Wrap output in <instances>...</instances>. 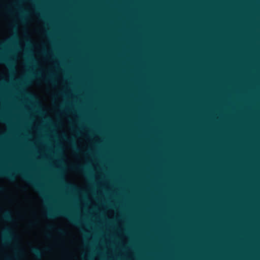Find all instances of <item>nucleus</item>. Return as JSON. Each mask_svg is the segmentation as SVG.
<instances>
[{
  "instance_id": "nucleus-1",
  "label": "nucleus",
  "mask_w": 260,
  "mask_h": 260,
  "mask_svg": "<svg viewBox=\"0 0 260 260\" xmlns=\"http://www.w3.org/2000/svg\"><path fill=\"white\" fill-rule=\"evenodd\" d=\"M57 215H64L67 217L69 218V219L70 220V221L74 224L76 225H79L80 222L76 218L73 217L72 216H70L69 214H68L66 212L64 211H59L55 213H52L51 212H49L47 213V215L50 217H54Z\"/></svg>"
},
{
  "instance_id": "nucleus-2",
  "label": "nucleus",
  "mask_w": 260,
  "mask_h": 260,
  "mask_svg": "<svg viewBox=\"0 0 260 260\" xmlns=\"http://www.w3.org/2000/svg\"><path fill=\"white\" fill-rule=\"evenodd\" d=\"M14 235L10 229H6L3 232V241L4 245L9 243L13 238Z\"/></svg>"
},
{
  "instance_id": "nucleus-3",
  "label": "nucleus",
  "mask_w": 260,
  "mask_h": 260,
  "mask_svg": "<svg viewBox=\"0 0 260 260\" xmlns=\"http://www.w3.org/2000/svg\"><path fill=\"white\" fill-rule=\"evenodd\" d=\"M21 175L26 180L31 184L36 189L40 190V191H42V188L41 186L35 182L30 176L22 172H21Z\"/></svg>"
},
{
  "instance_id": "nucleus-4",
  "label": "nucleus",
  "mask_w": 260,
  "mask_h": 260,
  "mask_svg": "<svg viewBox=\"0 0 260 260\" xmlns=\"http://www.w3.org/2000/svg\"><path fill=\"white\" fill-rule=\"evenodd\" d=\"M31 251L37 258L41 259L42 258L43 255L42 252L39 248L32 247L31 248Z\"/></svg>"
},
{
  "instance_id": "nucleus-5",
  "label": "nucleus",
  "mask_w": 260,
  "mask_h": 260,
  "mask_svg": "<svg viewBox=\"0 0 260 260\" xmlns=\"http://www.w3.org/2000/svg\"><path fill=\"white\" fill-rule=\"evenodd\" d=\"M2 218L4 220L8 221H10L12 220V216L9 211H5L2 215Z\"/></svg>"
},
{
  "instance_id": "nucleus-6",
  "label": "nucleus",
  "mask_w": 260,
  "mask_h": 260,
  "mask_svg": "<svg viewBox=\"0 0 260 260\" xmlns=\"http://www.w3.org/2000/svg\"><path fill=\"white\" fill-rule=\"evenodd\" d=\"M0 175L2 176H5L8 177L9 179L13 180L14 178V176L11 173L0 170Z\"/></svg>"
},
{
  "instance_id": "nucleus-7",
  "label": "nucleus",
  "mask_w": 260,
  "mask_h": 260,
  "mask_svg": "<svg viewBox=\"0 0 260 260\" xmlns=\"http://www.w3.org/2000/svg\"><path fill=\"white\" fill-rule=\"evenodd\" d=\"M1 62H5L7 63L8 65L10 66L11 61L10 60L7 59L4 57L0 56V63Z\"/></svg>"
},
{
  "instance_id": "nucleus-8",
  "label": "nucleus",
  "mask_w": 260,
  "mask_h": 260,
  "mask_svg": "<svg viewBox=\"0 0 260 260\" xmlns=\"http://www.w3.org/2000/svg\"><path fill=\"white\" fill-rule=\"evenodd\" d=\"M57 232H58L59 234H60V235H65V234H66V232H65L63 230H62V229H58V230H57Z\"/></svg>"
},
{
  "instance_id": "nucleus-9",
  "label": "nucleus",
  "mask_w": 260,
  "mask_h": 260,
  "mask_svg": "<svg viewBox=\"0 0 260 260\" xmlns=\"http://www.w3.org/2000/svg\"><path fill=\"white\" fill-rule=\"evenodd\" d=\"M90 257L89 256H85L84 254H82V259L83 260H86L87 259H89Z\"/></svg>"
},
{
  "instance_id": "nucleus-10",
  "label": "nucleus",
  "mask_w": 260,
  "mask_h": 260,
  "mask_svg": "<svg viewBox=\"0 0 260 260\" xmlns=\"http://www.w3.org/2000/svg\"><path fill=\"white\" fill-rule=\"evenodd\" d=\"M0 120L1 121H2V122H6L7 121V119L4 116H1L0 117Z\"/></svg>"
},
{
  "instance_id": "nucleus-11",
  "label": "nucleus",
  "mask_w": 260,
  "mask_h": 260,
  "mask_svg": "<svg viewBox=\"0 0 260 260\" xmlns=\"http://www.w3.org/2000/svg\"><path fill=\"white\" fill-rule=\"evenodd\" d=\"M45 81L46 82L50 81V82H52V83L53 82V80H52L50 78H46L45 79Z\"/></svg>"
},
{
  "instance_id": "nucleus-12",
  "label": "nucleus",
  "mask_w": 260,
  "mask_h": 260,
  "mask_svg": "<svg viewBox=\"0 0 260 260\" xmlns=\"http://www.w3.org/2000/svg\"><path fill=\"white\" fill-rule=\"evenodd\" d=\"M47 228L49 230H52L53 229H54V226L52 225H48Z\"/></svg>"
},
{
  "instance_id": "nucleus-13",
  "label": "nucleus",
  "mask_w": 260,
  "mask_h": 260,
  "mask_svg": "<svg viewBox=\"0 0 260 260\" xmlns=\"http://www.w3.org/2000/svg\"><path fill=\"white\" fill-rule=\"evenodd\" d=\"M5 260H14V258H12L9 257H7Z\"/></svg>"
},
{
  "instance_id": "nucleus-14",
  "label": "nucleus",
  "mask_w": 260,
  "mask_h": 260,
  "mask_svg": "<svg viewBox=\"0 0 260 260\" xmlns=\"http://www.w3.org/2000/svg\"><path fill=\"white\" fill-rule=\"evenodd\" d=\"M5 189L4 187H0V192H3V191H4Z\"/></svg>"
},
{
  "instance_id": "nucleus-15",
  "label": "nucleus",
  "mask_w": 260,
  "mask_h": 260,
  "mask_svg": "<svg viewBox=\"0 0 260 260\" xmlns=\"http://www.w3.org/2000/svg\"><path fill=\"white\" fill-rule=\"evenodd\" d=\"M76 169L78 170H82L83 168L81 167L78 166L76 167Z\"/></svg>"
},
{
  "instance_id": "nucleus-16",
  "label": "nucleus",
  "mask_w": 260,
  "mask_h": 260,
  "mask_svg": "<svg viewBox=\"0 0 260 260\" xmlns=\"http://www.w3.org/2000/svg\"><path fill=\"white\" fill-rule=\"evenodd\" d=\"M46 236H47L48 237H50V234H47V235H46Z\"/></svg>"
},
{
  "instance_id": "nucleus-17",
  "label": "nucleus",
  "mask_w": 260,
  "mask_h": 260,
  "mask_svg": "<svg viewBox=\"0 0 260 260\" xmlns=\"http://www.w3.org/2000/svg\"><path fill=\"white\" fill-rule=\"evenodd\" d=\"M71 143H72L74 145V143H73V142H71Z\"/></svg>"
},
{
  "instance_id": "nucleus-18",
  "label": "nucleus",
  "mask_w": 260,
  "mask_h": 260,
  "mask_svg": "<svg viewBox=\"0 0 260 260\" xmlns=\"http://www.w3.org/2000/svg\"><path fill=\"white\" fill-rule=\"evenodd\" d=\"M75 149H76V150H77V151L78 150V149L77 148H75Z\"/></svg>"
}]
</instances>
